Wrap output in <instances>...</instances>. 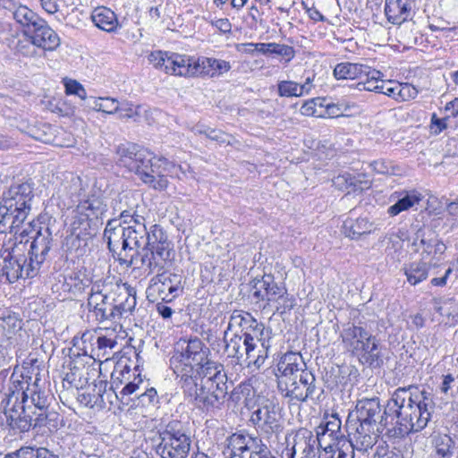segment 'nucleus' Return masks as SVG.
I'll return each instance as SVG.
<instances>
[{
    "label": "nucleus",
    "mask_w": 458,
    "mask_h": 458,
    "mask_svg": "<svg viewBox=\"0 0 458 458\" xmlns=\"http://www.w3.org/2000/svg\"><path fill=\"white\" fill-rule=\"evenodd\" d=\"M27 249L23 244L17 243L13 237L6 241L0 250V275L9 283L20 278H32L38 271H30V260L25 256Z\"/></svg>",
    "instance_id": "obj_9"
},
{
    "label": "nucleus",
    "mask_w": 458,
    "mask_h": 458,
    "mask_svg": "<svg viewBox=\"0 0 458 458\" xmlns=\"http://www.w3.org/2000/svg\"><path fill=\"white\" fill-rule=\"evenodd\" d=\"M105 211L106 205L98 197L95 196L81 201L76 207V212L78 214L86 213L91 219L98 217Z\"/></svg>",
    "instance_id": "obj_47"
},
{
    "label": "nucleus",
    "mask_w": 458,
    "mask_h": 458,
    "mask_svg": "<svg viewBox=\"0 0 458 458\" xmlns=\"http://www.w3.org/2000/svg\"><path fill=\"white\" fill-rule=\"evenodd\" d=\"M284 286V284L276 283L271 274H264L261 278H255L252 281L253 297L266 301V305L268 306Z\"/></svg>",
    "instance_id": "obj_29"
},
{
    "label": "nucleus",
    "mask_w": 458,
    "mask_h": 458,
    "mask_svg": "<svg viewBox=\"0 0 458 458\" xmlns=\"http://www.w3.org/2000/svg\"><path fill=\"white\" fill-rule=\"evenodd\" d=\"M404 275L411 285H416L428 276L429 265L426 261H414L403 267Z\"/></svg>",
    "instance_id": "obj_43"
},
{
    "label": "nucleus",
    "mask_w": 458,
    "mask_h": 458,
    "mask_svg": "<svg viewBox=\"0 0 458 458\" xmlns=\"http://www.w3.org/2000/svg\"><path fill=\"white\" fill-rule=\"evenodd\" d=\"M380 93L392 98L397 102L414 99L418 96V89L410 83H402L396 81L381 80Z\"/></svg>",
    "instance_id": "obj_33"
},
{
    "label": "nucleus",
    "mask_w": 458,
    "mask_h": 458,
    "mask_svg": "<svg viewBox=\"0 0 458 458\" xmlns=\"http://www.w3.org/2000/svg\"><path fill=\"white\" fill-rule=\"evenodd\" d=\"M208 354L209 349L201 339L198 337L181 339L170 358V367L182 382L198 376V366L205 362Z\"/></svg>",
    "instance_id": "obj_7"
},
{
    "label": "nucleus",
    "mask_w": 458,
    "mask_h": 458,
    "mask_svg": "<svg viewBox=\"0 0 458 458\" xmlns=\"http://www.w3.org/2000/svg\"><path fill=\"white\" fill-rule=\"evenodd\" d=\"M272 303L276 304V311L284 314L290 311L295 306V299L292 294L288 293L285 286L277 293Z\"/></svg>",
    "instance_id": "obj_51"
},
{
    "label": "nucleus",
    "mask_w": 458,
    "mask_h": 458,
    "mask_svg": "<svg viewBox=\"0 0 458 458\" xmlns=\"http://www.w3.org/2000/svg\"><path fill=\"white\" fill-rule=\"evenodd\" d=\"M278 389L291 402H305L312 399L316 392V377L311 371H302L298 377L278 381Z\"/></svg>",
    "instance_id": "obj_15"
},
{
    "label": "nucleus",
    "mask_w": 458,
    "mask_h": 458,
    "mask_svg": "<svg viewBox=\"0 0 458 458\" xmlns=\"http://www.w3.org/2000/svg\"><path fill=\"white\" fill-rule=\"evenodd\" d=\"M361 177L364 175L354 176L349 173H344L334 177L333 183L339 190L347 191L349 193L361 192L371 186L370 181L362 180Z\"/></svg>",
    "instance_id": "obj_40"
},
{
    "label": "nucleus",
    "mask_w": 458,
    "mask_h": 458,
    "mask_svg": "<svg viewBox=\"0 0 458 458\" xmlns=\"http://www.w3.org/2000/svg\"><path fill=\"white\" fill-rule=\"evenodd\" d=\"M116 164L134 173L150 188L165 191L168 187L167 176L180 178L179 172L185 174L180 165H175L165 157H157L147 149L133 143L120 144L115 151Z\"/></svg>",
    "instance_id": "obj_2"
},
{
    "label": "nucleus",
    "mask_w": 458,
    "mask_h": 458,
    "mask_svg": "<svg viewBox=\"0 0 458 458\" xmlns=\"http://www.w3.org/2000/svg\"><path fill=\"white\" fill-rule=\"evenodd\" d=\"M341 425L339 417L335 414L331 415L324 426L322 435H328L334 441L342 439L344 435L341 430Z\"/></svg>",
    "instance_id": "obj_54"
},
{
    "label": "nucleus",
    "mask_w": 458,
    "mask_h": 458,
    "mask_svg": "<svg viewBox=\"0 0 458 458\" xmlns=\"http://www.w3.org/2000/svg\"><path fill=\"white\" fill-rule=\"evenodd\" d=\"M373 224L367 217H348L344 221L342 233L352 240H358L361 235L370 233Z\"/></svg>",
    "instance_id": "obj_41"
},
{
    "label": "nucleus",
    "mask_w": 458,
    "mask_h": 458,
    "mask_svg": "<svg viewBox=\"0 0 458 458\" xmlns=\"http://www.w3.org/2000/svg\"><path fill=\"white\" fill-rule=\"evenodd\" d=\"M74 213L72 222V234L66 238V245L70 250L75 249L78 251L81 247L87 245V238L90 235L91 218L86 213L78 214L76 209Z\"/></svg>",
    "instance_id": "obj_25"
},
{
    "label": "nucleus",
    "mask_w": 458,
    "mask_h": 458,
    "mask_svg": "<svg viewBox=\"0 0 458 458\" xmlns=\"http://www.w3.org/2000/svg\"><path fill=\"white\" fill-rule=\"evenodd\" d=\"M141 106L140 105H134L129 101H123L119 103L118 113L121 119H132L137 121L140 116Z\"/></svg>",
    "instance_id": "obj_55"
},
{
    "label": "nucleus",
    "mask_w": 458,
    "mask_h": 458,
    "mask_svg": "<svg viewBox=\"0 0 458 458\" xmlns=\"http://www.w3.org/2000/svg\"><path fill=\"white\" fill-rule=\"evenodd\" d=\"M112 299V292L104 293L98 284L92 286L91 293L88 298V307L89 312L93 313L98 321L109 320L116 322Z\"/></svg>",
    "instance_id": "obj_20"
},
{
    "label": "nucleus",
    "mask_w": 458,
    "mask_h": 458,
    "mask_svg": "<svg viewBox=\"0 0 458 458\" xmlns=\"http://www.w3.org/2000/svg\"><path fill=\"white\" fill-rule=\"evenodd\" d=\"M131 377V369L129 366H122L118 364L111 375V388L116 394L119 388Z\"/></svg>",
    "instance_id": "obj_52"
},
{
    "label": "nucleus",
    "mask_w": 458,
    "mask_h": 458,
    "mask_svg": "<svg viewBox=\"0 0 458 458\" xmlns=\"http://www.w3.org/2000/svg\"><path fill=\"white\" fill-rule=\"evenodd\" d=\"M121 219L109 220L104 231V240L106 242L108 249L114 254L121 255L118 250L124 251L125 225H122Z\"/></svg>",
    "instance_id": "obj_35"
},
{
    "label": "nucleus",
    "mask_w": 458,
    "mask_h": 458,
    "mask_svg": "<svg viewBox=\"0 0 458 458\" xmlns=\"http://www.w3.org/2000/svg\"><path fill=\"white\" fill-rule=\"evenodd\" d=\"M377 427L355 423L349 432V447L355 458H369V451L376 445L378 434Z\"/></svg>",
    "instance_id": "obj_18"
},
{
    "label": "nucleus",
    "mask_w": 458,
    "mask_h": 458,
    "mask_svg": "<svg viewBox=\"0 0 458 458\" xmlns=\"http://www.w3.org/2000/svg\"><path fill=\"white\" fill-rule=\"evenodd\" d=\"M132 376L133 379L128 380L125 386L120 391H118V393H116L117 398L123 400L126 397L135 394L137 390L140 389V386L143 383L142 378L140 377V374H138L137 376L133 374Z\"/></svg>",
    "instance_id": "obj_57"
},
{
    "label": "nucleus",
    "mask_w": 458,
    "mask_h": 458,
    "mask_svg": "<svg viewBox=\"0 0 458 458\" xmlns=\"http://www.w3.org/2000/svg\"><path fill=\"white\" fill-rule=\"evenodd\" d=\"M20 458H55L47 448L24 446L19 449Z\"/></svg>",
    "instance_id": "obj_56"
},
{
    "label": "nucleus",
    "mask_w": 458,
    "mask_h": 458,
    "mask_svg": "<svg viewBox=\"0 0 458 458\" xmlns=\"http://www.w3.org/2000/svg\"><path fill=\"white\" fill-rule=\"evenodd\" d=\"M412 0H386L385 13L387 21L394 25L406 21L411 13Z\"/></svg>",
    "instance_id": "obj_37"
},
{
    "label": "nucleus",
    "mask_w": 458,
    "mask_h": 458,
    "mask_svg": "<svg viewBox=\"0 0 458 458\" xmlns=\"http://www.w3.org/2000/svg\"><path fill=\"white\" fill-rule=\"evenodd\" d=\"M370 334L366 328L354 323L348 322L344 324L340 333L344 349L352 353L366 339H369Z\"/></svg>",
    "instance_id": "obj_34"
},
{
    "label": "nucleus",
    "mask_w": 458,
    "mask_h": 458,
    "mask_svg": "<svg viewBox=\"0 0 458 458\" xmlns=\"http://www.w3.org/2000/svg\"><path fill=\"white\" fill-rule=\"evenodd\" d=\"M362 76H365L366 80L358 83L360 90L380 93L379 89H381V78L383 77L381 72L367 66L366 72H363Z\"/></svg>",
    "instance_id": "obj_48"
},
{
    "label": "nucleus",
    "mask_w": 458,
    "mask_h": 458,
    "mask_svg": "<svg viewBox=\"0 0 458 458\" xmlns=\"http://www.w3.org/2000/svg\"><path fill=\"white\" fill-rule=\"evenodd\" d=\"M40 382L38 368H16L10 377V383L13 389L16 390L19 402L37 412L35 426L46 427L49 431H53L58 427L59 415L47 411L50 403L49 394Z\"/></svg>",
    "instance_id": "obj_3"
},
{
    "label": "nucleus",
    "mask_w": 458,
    "mask_h": 458,
    "mask_svg": "<svg viewBox=\"0 0 458 458\" xmlns=\"http://www.w3.org/2000/svg\"><path fill=\"white\" fill-rule=\"evenodd\" d=\"M250 420L258 430L267 437L281 430L279 407L268 400L252 411Z\"/></svg>",
    "instance_id": "obj_17"
},
{
    "label": "nucleus",
    "mask_w": 458,
    "mask_h": 458,
    "mask_svg": "<svg viewBox=\"0 0 458 458\" xmlns=\"http://www.w3.org/2000/svg\"><path fill=\"white\" fill-rule=\"evenodd\" d=\"M17 243L23 244L27 249L25 256L30 260V271H39L47 260L53 246V233L48 224L33 220L22 229L18 236L13 237Z\"/></svg>",
    "instance_id": "obj_6"
},
{
    "label": "nucleus",
    "mask_w": 458,
    "mask_h": 458,
    "mask_svg": "<svg viewBox=\"0 0 458 458\" xmlns=\"http://www.w3.org/2000/svg\"><path fill=\"white\" fill-rule=\"evenodd\" d=\"M21 328L18 317L8 310L0 312V339H10L13 335Z\"/></svg>",
    "instance_id": "obj_46"
},
{
    "label": "nucleus",
    "mask_w": 458,
    "mask_h": 458,
    "mask_svg": "<svg viewBox=\"0 0 458 458\" xmlns=\"http://www.w3.org/2000/svg\"><path fill=\"white\" fill-rule=\"evenodd\" d=\"M326 98H314L306 100L301 106L300 112L305 116L325 117L323 106H325Z\"/></svg>",
    "instance_id": "obj_49"
},
{
    "label": "nucleus",
    "mask_w": 458,
    "mask_h": 458,
    "mask_svg": "<svg viewBox=\"0 0 458 458\" xmlns=\"http://www.w3.org/2000/svg\"><path fill=\"white\" fill-rule=\"evenodd\" d=\"M198 382L206 384V386L210 385L227 386V376L224 366L207 358L205 362L198 366Z\"/></svg>",
    "instance_id": "obj_27"
},
{
    "label": "nucleus",
    "mask_w": 458,
    "mask_h": 458,
    "mask_svg": "<svg viewBox=\"0 0 458 458\" xmlns=\"http://www.w3.org/2000/svg\"><path fill=\"white\" fill-rule=\"evenodd\" d=\"M33 188L30 183L23 182L12 185L9 190L4 193L1 204L13 209L14 212H23L24 216L28 217L31 209V200L33 198Z\"/></svg>",
    "instance_id": "obj_19"
},
{
    "label": "nucleus",
    "mask_w": 458,
    "mask_h": 458,
    "mask_svg": "<svg viewBox=\"0 0 458 458\" xmlns=\"http://www.w3.org/2000/svg\"><path fill=\"white\" fill-rule=\"evenodd\" d=\"M119 102L114 98H94L92 109L97 112H103L108 114L118 113Z\"/></svg>",
    "instance_id": "obj_53"
},
{
    "label": "nucleus",
    "mask_w": 458,
    "mask_h": 458,
    "mask_svg": "<svg viewBox=\"0 0 458 458\" xmlns=\"http://www.w3.org/2000/svg\"><path fill=\"white\" fill-rule=\"evenodd\" d=\"M65 94L66 95H75L79 97L81 99L84 100L87 98V92L81 83L72 79H64L63 81Z\"/></svg>",
    "instance_id": "obj_59"
},
{
    "label": "nucleus",
    "mask_w": 458,
    "mask_h": 458,
    "mask_svg": "<svg viewBox=\"0 0 458 458\" xmlns=\"http://www.w3.org/2000/svg\"><path fill=\"white\" fill-rule=\"evenodd\" d=\"M430 393L417 386L399 387L388 401L384 414L396 417V426L388 429V435L403 437L411 432L423 429L428 423L434 410Z\"/></svg>",
    "instance_id": "obj_1"
},
{
    "label": "nucleus",
    "mask_w": 458,
    "mask_h": 458,
    "mask_svg": "<svg viewBox=\"0 0 458 458\" xmlns=\"http://www.w3.org/2000/svg\"><path fill=\"white\" fill-rule=\"evenodd\" d=\"M183 392L194 399L198 407L208 411L220 410L225 403L227 386L199 384L198 376L182 382Z\"/></svg>",
    "instance_id": "obj_12"
},
{
    "label": "nucleus",
    "mask_w": 458,
    "mask_h": 458,
    "mask_svg": "<svg viewBox=\"0 0 458 458\" xmlns=\"http://www.w3.org/2000/svg\"><path fill=\"white\" fill-rule=\"evenodd\" d=\"M81 341L83 344L89 342L91 344L89 351L87 347H83V354L98 360H101V359L107 360L117 344L114 338H108L104 335L95 336L89 333L83 334Z\"/></svg>",
    "instance_id": "obj_23"
},
{
    "label": "nucleus",
    "mask_w": 458,
    "mask_h": 458,
    "mask_svg": "<svg viewBox=\"0 0 458 458\" xmlns=\"http://www.w3.org/2000/svg\"><path fill=\"white\" fill-rule=\"evenodd\" d=\"M288 458H321L322 450L318 434L314 435L307 428H300L286 437Z\"/></svg>",
    "instance_id": "obj_14"
},
{
    "label": "nucleus",
    "mask_w": 458,
    "mask_h": 458,
    "mask_svg": "<svg viewBox=\"0 0 458 458\" xmlns=\"http://www.w3.org/2000/svg\"><path fill=\"white\" fill-rule=\"evenodd\" d=\"M0 405L13 428H17L21 432H28L31 428H38V426H35L37 412L30 411L29 406L19 402L16 390H13L12 386H9Z\"/></svg>",
    "instance_id": "obj_13"
},
{
    "label": "nucleus",
    "mask_w": 458,
    "mask_h": 458,
    "mask_svg": "<svg viewBox=\"0 0 458 458\" xmlns=\"http://www.w3.org/2000/svg\"><path fill=\"white\" fill-rule=\"evenodd\" d=\"M234 326L242 328V335H240L242 336V339L245 337L246 334L268 335V329L265 328L263 323L258 322L250 313L242 310H234L232 313L227 330Z\"/></svg>",
    "instance_id": "obj_31"
},
{
    "label": "nucleus",
    "mask_w": 458,
    "mask_h": 458,
    "mask_svg": "<svg viewBox=\"0 0 458 458\" xmlns=\"http://www.w3.org/2000/svg\"><path fill=\"white\" fill-rule=\"evenodd\" d=\"M316 74L311 72H305L301 81L290 80L279 81L277 83V93L283 98H300L310 95L315 88L314 81Z\"/></svg>",
    "instance_id": "obj_22"
},
{
    "label": "nucleus",
    "mask_w": 458,
    "mask_h": 458,
    "mask_svg": "<svg viewBox=\"0 0 458 458\" xmlns=\"http://www.w3.org/2000/svg\"><path fill=\"white\" fill-rule=\"evenodd\" d=\"M351 354L357 357L360 363L369 367H377L382 362L378 340L372 334L369 335V339H366Z\"/></svg>",
    "instance_id": "obj_32"
},
{
    "label": "nucleus",
    "mask_w": 458,
    "mask_h": 458,
    "mask_svg": "<svg viewBox=\"0 0 458 458\" xmlns=\"http://www.w3.org/2000/svg\"><path fill=\"white\" fill-rule=\"evenodd\" d=\"M412 245L415 247V251L420 252L422 261L427 259L439 260V256L446 250L442 242L437 239L426 240L420 232L417 233Z\"/></svg>",
    "instance_id": "obj_36"
},
{
    "label": "nucleus",
    "mask_w": 458,
    "mask_h": 458,
    "mask_svg": "<svg viewBox=\"0 0 458 458\" xmlns=\"http://www.w3.org/2000/svg\"><path fill=\"white\" fill-rule=\"evenodd\" d=\"M271 54L281 55L287 64L294 58L295 50L293 47L288 45L271 43Z\"/></svg>",
    "instance_id": "obj_60"
},
{
    "label": "nucleus",
    "mask_w": 458,
    "mask_h": 458,
    "mask_svg": "<svg viewBox=\"0 0 458 458\" xmlns=\"http://www.w3.org/2000/svg\"><path fill=\"white\" fill-rule=\"evenodd\" d=\"M374 458H403L400 451L389 450L384 446H378Z\"/></svg>",
    "instance_id": "obj_64"
},
{
    "label": "nucleus",
    "mask_w": 458,
    "mask_h": 458,
    "mask_svg": "<svg viewBox=\"0 0 458 458\" xmlns=\"http://www.w3.org/2000/svg\"><path fill=\"white\" fill-rule=\"evenodd\" d=\"M159 437L157 453L161 458H187L191 438L181 421H170L159 433Z\"/></svg>",
    "instance_id": "obj_10"
},
{
    "label": "nucleus",
    "mask_w": 458,
    "mask_h": 458,
    "mask_svg": "<svg viewBox=\"0 0 458 458\" xmlns=\"http://www.w3.org/2000/svg\"><path fill=\"white\" fill-rule=\"evenodd\" d=\"M160 242L142 249L140 255L141 267L148 275L159 272L165 268V265L171 260L172 247L167 239L166 233L163 235Z\"/></svg>",
    "instance_id": "obj_16"
},
{
    "label": "nucleus",
    "mask_w": 458,
    "mask_h": 458,
    "mask_svg": "<svg viewBox=\"0 0 458 458\" xmlns=\"http://www.w3.org/2000/svg\"><path fill=\"white\" fill-rule=\"evenodd\" d=\"M381 405L378 398H366L356 404L357 422L377 428V422H382Z\"/></svg>",
    "instance_id": "obj_28"
},
{
    "label": "nucleus",
    "mask_w": 458,
    "mask_h": 458,
    "mask_svg": "<svg viewBox=\"0 0 458 458\" xmlns=\"http://www.w3.org/2000/svg\"><path fill=\"white\" fill-rule=\"evenodd\" d=\"M13 16L18 23L25 28L26 34L37 26L38 22L42 23V19L36 13L22 4L18 5L14 9Z\"/></svg>",
    "instance_id": "obj_44"
},
{
    "label": "nucleus",
    "mask_w": 458,
    "mask_h": 458,
    "mask_svg": "<svg viewBox=\"0 0 458 458\" xmlns=\"http://www.w3.org/2000/svg\"><path fill=\"white\" fill-rule=\"evenodd\" d=\"M367 65L353 63H340L334 69L336 80H355L362 77Z\"/></svg>",
    "instance_id": "obj_45"
},
{
    "label": "nucleus",
    "mask_w": 458,
    "mask_h": 458,
    "mask_svg": "<svg viewBox=\"0 0 458 458\" xmlns=\"http://www.w3.org/2000/svg\"><path fill=\"white\" fill-rule=\"evenodd\" d=\"M194 131L196 134H204L207 138L217 141L221 144H231V137L223 132L222 131L211 128H206L204 130L195 128Z\"/></svg>",
    "instance_id": "obj_58"
},
{
    "label": "nucleus",
    "mask_w": 458,
    "mask_h": 458,
    "mask_svg": "<svg viewBox=\"0 0 458 458\" xmlns=\"http://www.w3.org/2000/svg\"><path fill=\"white\" fill-rule=\"evenodd\" d=\"M112 297L116 321L123 317H129L132 314L137 304L134 287L127 283L116 284L112 291Z\"/></svg>",
    "instance_id": "obj_21"
},
{
    "label": "nucleus",
    "mask_w": 458,
    "mask_h": 458,
    "mask_svg": "<svg viewBox=\"0 0 458 458\" xmlns=\"http://www.w3.org/2000/svg\"><path fill=\"white\" fill-rule=\"evenodd\" d=\"M271 332L268 335H250L245 337L235 334L225 342V352L228 357L235 358L238 362L244 361L250 369H260L268 357L271 347Z\"/></svg>",
    "instance_id": "obj_5"
},
{
    "label": "nucleus",
    "mask_w": 458,
    "mask_h": 458,
    "mask_svg": "<svg viewBox=\"0 0 458 458\" xmlns=\"http://www.w3.org/2000/svg\"><path fill=\"white\" fill-rule=\"evenodd\" d=\"M321 458H355V456L352 453L344 451L343 448L335 451L329 445L322 450Z\"/></svg>",
    "instance_id": "obj_63"
},
{
    "label": "nucleus",
    "mask_w": 458,
    "mask_h": 458,
    "mask_svg": "<svg viewBox=\"0 0 458 458\" xmlns=\"http://www.w3.org/2000/svg\"><path fill=\"white\" fill-rule=\"evenodd\" d=\"M148 62L166 74L183 77L219 76L231 69L229 62L210 57H194L177 53L154 51Z\"/></svg>",
    "instance_id": "obj_4"
},
{
    "label": "nucleus",
    "mask_w": 458,
    "mask_h": 458,
    "mask_svg": "<svg viewBox=\"0 0 458 458\" xmlns=\"http://www.w3.org/2000/svg\"><path fill=\"white\" fill-rule=\"evenodd\" d=\"M278 381H286L298 377L302 371H309L306 363L300 352H287L279 360L276 365Z\"/></svg>",
    "instance_id": "obj_24"
},
{
    "label": "nucleus",
    "mask_w": 458,
    "mask_h": 458,
    "mask_svg": "<svg viewBox=\"0 0 458 458\" xmlns=\"http://www.w3.org/2000/svg\"><path fill=\"white\" fill-rule=\"evenodd\" d=\"M226 442L225 458H276L259 437L243 430L232 434Z\"/></svg>",
    "instance_id": "obj_11"
},
{
    "label": "nucleus",
    "mask_w": 458,
    "mask_h": 458,
    "mask_svg": "<svg viewBox=\"0 0 458 458\" xmlns=\"http://www.w3.org/2000/svg\"><path fill=\"white\" fill-rule=\"evenodd\" d=\"M64 380L67 381L70 385L75 386L76 388H79L82 387L84 382H86L87 379H85L84 381L82 380L81 369L77 366H74L71 369V372L66 374Z\"/></svg>",
    "instance_id": "obj_62"
},
{
    "label": "nucleus",
    "mask_w": 458,
    "mask_h": 458,
    "mask_svg": "<svg viewBox=\"0 0 458 458\" xmlns=\"http://www.w3.org/2000/svg\"><path fill=\"white\" fill-rule=\"evenodd\" d=\"M370 166L373 168L375 172L381 174H394V166L392 162L380 159L376 160L370 164Z\"/></svg>",
    "instance_id": "obj_61"
},
{
    "label": "nucleus",
    "mask_w": 458,
    "mask_h": 458,
    "mask_svg": "<svg viewBox=\"0 0 458 458\" xmlns=\"http://www.w3.org/2000/svg\"><path fill=\"white\" fill-rule=\"evenodd\" d=\"M150 282L151 288H156V286H167V293L161 297L165 302L171 301L182 292L181 276L175 274H157Z\"/></svg>",
    "instance_id": "obj_39"
},
{
    "label": "nucleus",
    "mask_w": 458,
    "mask_h": 458,
    "mask_svg": "<svg viewBox=\"0 0 458 458\" xmlns=\"http://www.w3.org/2000/svg\"><path fill=\"white\" fill-rule=\"evenodd\" d=\"M435 458H451L453 455L454 441L447 435L437 436L434 439Z\"/></svg>",
    "instance_id": "obj_50"
},
{
    "label": "nucleus",
    "mask_w": 458,
    "mask_h": 458,
    "mask_svg": "<svg viewBox=\"0 0 458 458\" xmlns=\"http://www.w3.org/2000/svg\"><path fill=\"white\" fill-rule=\"evenodd\" d=\"M28 35L30 36L33 45L45 50L53 51L60 45L59 36L43 19L42 23L38 22L37 26L28 32Z\"/></svg>",
    "instance_id": "obj_30"
},
{
    "label": "nucleus",
    "mask_w": 458,
    "mask_h": 458,
    "mask_svg": "<svg viewBox=\"0 0 458 458\" xmlns=\"http://www.w3.org/2000/svg\"><path fill=\"white\" fill-rule=\"evenodd\" d=\"M120 219L125 225L124 251H135L140 254V249H145L163 239L165 231L158 225H153L148 231L146 227V218L133 208L124 209L120 214Z\"/></svg>",
    "instance_id": "obj_8"
},
{
    "label": "nucleus",
    "mask_w": 458,
    "mask_h": 458,
    "mask_svg": "<svg viewBox=\"0 0 458 458\" xmlns=\"http://www.w3.org/2000/svg\"><path fill=\"white\" fill-rule=\"evenodd\" d=\"M91 19L98 28L106 32H113L118 27L116 14L107 7H97L91 14Z\"/></svg>",
    "instance_id": "obj_42"
},
{
    "label": "nucleus",
    "mask_w": 458,
    "mask_h": 458,
    "mask_svg": "<svg viewBox=\"0 0 458 458\" xmlns=\"http://www.w3.org/2000/svg\"><path fill=\"white\" fill-rule=\"evenodd\" d=\"M422 199V194L416 190L396 191L390 196V200L395 202L387 208V214L390 216H395L413 208L417 209V206H419Z\"/></svg>",
    "instance_id": "obj_26"
},
{
    "label": "nucleus",
    "mask_w": 458,
    "mask_h": 458,
    "mask_svg": "<svg viewBox=\"0 0 458 458\" xmlns=\"http://www.w3.org/2000/svg\"><path fill=\"white\" fill-rule=\"evenodd\" d=\"M26 219L24 211L16 213L0 203V233L9 232L14 233L13 236H18L20 233L18 228L23 225Z\"/></svg>",
    "instance_id": "obj_38"
}]
</instances>
